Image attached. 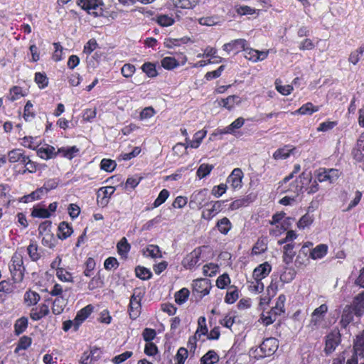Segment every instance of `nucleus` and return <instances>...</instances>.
Returning <instances> with one entry per match:
<instances>
[{
  "mask_svg": "<svg viewBox=\"0 0 364 364\" xmlns=\"http://www.w3.org/2000/svg\"><path fill=\"white\" fill-rule=\"evenodd\" d=\"M271 270L272 267L267 262H265L259 264L253 271V279L257 281L262 280L269 274Z\"/></svg>",
  "mask_w": 364,
  "mask_h": 364,
  "instance_id": "nucleus-18",
  "label": "nucleus"
},
{
  "mask_svg": "<svg viewBox=\"0 0 364 364\" xmlns=\"http://www.w3.org/2000/svg\"><path fill=\"white\" fill-rule=\"evenodd\" d=\"M207 134V131L204 129H201L195 133L193 135V138L192 140L189 139V137L186 138V142L188 144V146L192 149H197L201 144L203 139L205 137Z\"/></svg>",
  "mask_w": 364,
  "mask_h": 364,
  "instance_id": "nucleus-22",
  "label": "nucleus"
},
{
  "mask_svg": "<svg viewBox=\"0 0 364 364\" xmlns=\"http://www.w3.org/2000/svg\"><path fill=\"white\" fill-rule=\"evenodd\" d=\"M267 249V241L266 238H259L254 245L252 254V255H260L264 252Z\"/></svg>",
  "mask_w": 364,
  "mask_h": 364,
  "instance_id": "nucleus-39",
  "label": "nucleus"
},
{
  "mask_svg": "<svg viewBox=\"0 0 364 364\" xmlns=\"http://www.w3.org/2000/svg\"><path fill=\"white\" fill-rule=\"evenodd\" d=\"M244 118L238 117L235 121H233L229 126L225 127L223 129L218 130V133L220 134H235V131L241 128L244 125Z\"/></svg>",
  "mask_w": 364,
  "mask_h": 364,
  "instance_id": "nucleus-25",
  "label": "nucleus"
},
{
  "mask_svg": "<svg viewBox=\"0 0 364 364\" xmlns=\"http://www.w3.org/2000/svg\"><path fill=\"white\" fill-rule=\"evenodd\" d=\"M201 252L202 250L200 247L193 250L183 259L182 262L183 266L186 269H192L200 261Z\"/></svg>",
  "mask_w": 364,
  "mask_h": 364,
  "instance_id": "nucleus-15",
  "label": "nucleus"
},
{
  "mask_svg": "<svg viewBox=\"0 0 364 364\" xmlns=\"http://www.w3.org/2000/svg\"><path fill=\"white\" fill-rule=\"evenodd\" d=\"M21 144L24 147L36 150L39 146L40 143L36 137L24 136L21 139Z\"/></svg>",
  "mask_w": 364,
  "mask_h": 364,
  "instance_id": "nucleus-43",
  "label": "nucleus"
},
{
  "mask_svg": "<svg viewBox=\"0 0 364 364\" xmlns=\"http://www.w3.org/2000/svg\"><path fill=\"white\" fill-rule=\"evenodd\" d=\"M23 118L26 121H31L35 117V112L33 111V105L28 101L24 107Z\"/></svg>",
  "mask_w": 364,
  "mask_h": 364,
  "instance_id": "nucleus-62",
  "label": "nucleus"
},
{
  "mask_svg": "<svg viewBox=\"0 0 364 364\" xmlns=\"http://www.w3.org/2000/svg\"><path fill=\"white\" fill-rule=\"evenodd\" d=\"M223 201L218 200L214 202L213 206L210 209H205L202 213V218L205 220H210L216 215L220 210Z\"/></svg>",
  "mask_w": 364,
  "mask_h": 364,
  "instance_id": "nucleus-27",
  "label": "nucleus"
},
{
  "mask_svg": "<svg viewBox=\"0 0 364 364\" xmlns=\"http://www.w3.org/2000/svg\"><path fill=\"white\" fill-rule=\"evenodd\" d=\"M77 5L95 17L100 16L103 14L102 0H79Z\"/></svg>",
  "mask_w": 364,
  "mask_h": 364,
  "instance_id": "nucleus-4",
  "label": "nucleus"
},
{
  "mask_svg": "<svg viewBox=\"0 0 364 364\" xmlns=\"http://www.w3.org/2000/svg\"><path fill=\"white\" fill-rule=\"evenodd\" d=\"M66 306V301L63 297H57L53 303L52 311L55 315L60 314Z\"/></svg>",
  "mask_w": 364,
  "mask_h": 364,
  "instance_id": "nucleus-41",
  "label": "nucleus"
},
{
  "mask_svg": "<svg viewBox=\"0 0 364 364\" xmlns=\"http://www.w3.org/2000/svg\"><path fill=\"white\" fill-rule=\"evenodd\" d=\"M294 150V148L291 146H284L275 151L273 154V158L277 161L286 159L290 156Z\"/></svg>",
  "mask_w": 364,
  "mask_h": 364,
  "instance_id": "nucleus-33",
  "label": "nucleus"
},
{
  "mask_svg": "<svg viewBox=\"0 0 364 364\" xmlns=\"http://www.w3.org/2000/svg\"><path fill=\"white\" fill-rule=\"evenodd\" d=\"M315 176L318 182L328 181L334 183L340 176V172L336 168H321L315 172Z\"/></svg>",
  "mask_w": 364,
  "mask_h": 364,
  "instance_id": "nucleus-6",
  "label": "nucleus"
},
{
  "mask_svg": "<svg viewBox=\"0 0 364 364\" xmlns=\"http://www.w3.org/2000/svg\"><path fill=\"white\" fill-rule=\"evenodd\" d=\"M328 249L326 245L320 244L311 250L309 257L314 260L322 259L326 255Z\"/></svg>",
  "mask_w": 364,
  "mask_h": 364,
  "instance_id": "nucleus-32",
  "label": "nucleus"
},
{
  "mask_svg": "<svg viewBox=\"0 0 364 364\" xmlns=\"http://www.w3.org/2000/svg\"><path fill=\"white\" fill-rule=\"evenodd\" d=\"M141 70L149 77H155L158 75L156 65L154 63L147 62L142 65Z\"/></svg>",
  "mask_w": 364,
  "mask_h": 364,
  "instance_id": "nucleus-50",
  "label": "nucleus"
},
{
  "mask_svg": "<svg viewBox=\"0 0 364 364\" xmlns=\"http://www.w3.org/2000/svg\"><path fill=\"white\" fill-rule=\"evenodd\" d=\"M341 342V334L338 331H333L326 336L324 350L326 354L333 353Z\"/></svg>",
  "mask_w": 364,
  "mask_h": 364,
  "instance_id": "nucleus-9",
  "label": "nucleus"
},
{
  "mask_svg": "<svg viewBox=\"0 0 364 364\" xmlns=\"http://www.w3.org/2000/svg\"><path fill=\"white\" fill-rule=\"evenodd\" d=\"M354 310L351 306H346L343 311L341 319L342 327L346 328L353 320Z\"/></svg>",
  "mask_w": 364,
  "mask_h": 364,
  "instance_id": "nucleus-35",
  "label": "nucleus"
},
{
  "mask_svg": "<svg viewBox=\"0 0 364 364\" xmlns=\"http://www.w3.org/2000/svg\"><path fill=\"white\" fill-rule=\"evenodd\" d=\"M214 166L208 164H202L198 168L196 175L198 178L202 179L208 176Z\"/></svg>",
  "mask_w": 364,
  "mask_h": 364,
  "instance_id": "nucleus-52",
  "label": "nucleus"
},
{
  "mask_svg": "<svg viewBox=\"0 0 364 364\" xmlns=\"http://www.w3.org/2000/svg\"><path fill=\"white\" fill-rule=\"evenodd\" d=\"M102 354L101 348L96 346H92L88 350L84 351L79 363L80 364H94L97 362Z\"/></svg>",
  "mask_w": 364,
  "mask_h": 364,
  "instance_id": "nucleus-8",
  "label": "nucleus"
},
{
  "mask_svg": "<svg viewBox=\"0 0 364 364\" xmlns=\"http://www.w3.org/2000/svg\"><path fill=\"white\" fill-rule=\"evenodd\" d=\"M114 191L115 188L114 186L101 187L97 193V203L102 206H106Z\"/></svg>",
  "mask_w": 364,
  "mask_h": 364,
  "instance_id": "nucleus-12",
  "label": "nucleus"
},
{
  "mask_svg": "<svg viewBox=\"0 0 364 364\" xmlns=\"http://www.w3.org/2000/svg\"><path fill=\"white\" fill-rule=\"evenodd\" d=\"M41 237V243L43 246L50 249H53L55 247V240L53 233L46 234Z\"/></svg>",
  "mask_w": 364,
  "mask_h": 364,
  "instance_id": "nucleus-63",
  "label": "nucleus"
},
{
  "mask_svg": "<svg viewBox=\"0 0 364 364\" xmlns=\"http://www.w3.org/2000/svg\"><path fill=\"white\" fill-rule=\"evenodd\" d=\"M26 159V155L25 151L21 149H14L8 152V161L10 163L25 162Z\"/></svg>",
  "mask_w": 364,
  "mask_h": 364,
  "instance_id": "nucleus-28",
  "label": "nucleus"
},
{
  "mask_svg": "<svg viewBox=\"0 0 364 364\" xmlns=\"http://www.w3.org/2000/svg\"><path fill=\"white\" fill-rule=\"evenodd\" d=\"M188 355V350L183 347L180 348L175 357L176 364H184Z\"/></svg>",
  "mask_w": 364,
  "mask_h": 364,
  "instance_id": "nucleus-64",
  "label": "nucleus"
},
{
  "mask_svg": "<svg viewBox=\"0 0 364 364\" xmlns=\"http://www.w3.org/2000/svg\"><path fill=\"white\" fill-rule=\"evenodd\" d=\"M243 173L240 168H234L230 175L227 178V183L234 189H238L242 187V179Z\"/></svg>",
  "mask_w": 364,
  "mask_h": 364,
  "instance_id": "nucleus-17",
  "label": "nucleus"
},
{
  "mask_svg": "<svg viewBox=\"0 0 364 364\" xmlns=\"http://www.w3.org/2000/svg\"><path fill=\"white\" fill-rule=\"evenodd\" d=\"M79 149L76 146L61 147L58 149L57 154H60L62 156L71 160L77 156Z\"/></svg>",
  "mask_w": 364,
  "mask_h": 364,
  "instance_id": "nucleus-36",
  "label": "nucleus"
},
{
  "mask_svg": "<svg viewBox=\"0 0 364 364\" xmlns=\"http://www.w3.org/2000/svg\"><path fill=\"white\" fill-rule=\"evenodd\" d=\"M240 102V98L237 95H230L225 99L222 100V105L228 109H231L236 104Z\"/></svg>",
  "mask_w": 364,
  "mask_h": 364,
  "instance_id": "nucleus-51",
  "label": "nucleus"
},
{
  "mask_svg": "<svg viewBox=\"0 0 364 364\" xmlns=\"http://www.w3.org/2000/svg\"><path fill=\"white\" fill-rule=\"evenodd\" d=\"M296 276V272L292 268L286 267L280 275V280L284 283L291 282Z\"/></svg>",
  "mask_w": 364,
  "mask_h": 364,
  "instance_id": "nucleus-54",
  "label": "nucleus"
},
{
  "mask_svg": "<svg viewBox=\"0 0 364 364\" xmlns=\"http://www.w3.org/2000/svg\"><path fill=\"white\" fill-rule=\"evenodd\" d=\"M314 221V218L309 213L303 215L297 223V228L300 230H304L306 228L309 227Z\"/></svg>",
  "mask_w": 364,
  "mask_h": 364,
  "instance_id": "nucleus-56",
  "label": "nucleus"
},
{
  "mask_svg": "<svg viewBox=\"0 0 364 364\" xmlns=\"http://www.w3.org/2000/svg\"><path fill=\"white\" fill-rule=\"evenodd\" d=\"M319 190L318 181L317 179L312 181L311 173L310 172H303L300 176L296 185L292 186L289 191L294 192L296 196L302 191H306L309 194H313Z\"/></svg>",
  "mask_w": 364,
  "mask_h": 364,
  "instance_id": "nucleus-1",
  "label": "nucleus"
},
{
  "mask_svg": "<svg viewBox=\"0 0 364 364\" xmlns=\"http://www.w3.org/2000/svg\"><path fill=\"white\" fill-rule=\"evenodd\" d=\"M9 270L13 276L22 277L25 270L23 256L21 253L15 252L9 264Z\"/></svg>",
  "mask_w": 364,
  "mask_h": 364,
  "instance_id": "nucleus-7",
  "label": "nucleus"
},
{
  "mask_svg": "<svg viewBox=\"0 0 364 364\" xmlns=\"http://www.w3.org/2000/svg\"><path fill=\"white\" fill-rule=\"evenodd\" d=\"M38 156L45 160L50 159L57 155L55 148L48 144H44L41 147L36 149Z\"/></svg>",
  "mask_w": 364,
  "mask_h": 364,
  "instance_id": "nucleus-23",
  "label": "nucleus"
},
{
  "mask_svg": "<svg viewBox=\"0 0 364 364\" xmlns=\"http://www.w3.org/2000/svg\"><path fill=\"white\" fill-rule=\"evenodd\" d=\"M217 227L220 233L227 235L232 228V224L228 218H223L218 220L217 223Z\"/></svg>",
  "mask_w": 364,
  "mask_h": 364,
  "instance_id": "nucleus-49",
  "label": "nucleus"
},
{
  "mask_svg": "<svg viewBox=\"0 0 364 364\" xmlns=\"http://www.w3.org/2000/svg\"><path fill=\"white\" fill-rule=\"evenodd\" d=\"M26 94L22 88L18 86L13 87L9 92L8 98L11 101H15L23 97Z\"/></svg>",
  "mask_w": 364,
  "mask_h": 364,
  "instance_id": "nucleus-59",
  "label": "nucleus"
},
{
  "mask_svg": "<svg viewBox=\"0 0 364 364\" xmlns=\"http://www.w3.org/2000/svg\"><path fill=\"white\" fill-rule=\"evenodd\" d=\"M172 4L178 8L191 9L194 8L198 3V0H170Z\"/></svg>",
  "mask_w": 364,
  "mask_h": 364,
  "instance_id": "nucleus-38",
  "label": "nucleus"
},
{
  "mask_svg": "<svg viewBox=\"0 0 364 364\" xmlns=\"http://www.w3.org/2000/svg\"><path fill=\"white\" fill-rule=\"evenodd\" d=\"M156 21L162 27L171 26L175 22L174 18L168 14H160L156 16Z\"/></svg>",
  "mask_w": 364,
  "mask_h": 364,
  "instance_id": "nucleus-45",
  "label": "nucleus"
},
{
  "mask_svg": "<svg viewBox=\"0 0 364 364\" xmlns=\"http://www.w3.org/2000/svg\"><path fill=\"white\" fill-rule=\"evenodd\" d=\"M353 350L356 355L364 358V331L358 334L354 340Z\"/></svg>",
  "mask_w": 364,
  "mask_h": 364,
  "instance_id": "nucleus-34",
  "label": "nucleus"
},
{
  "mask_svg": "<svg viewBox=\"0 0 364 364\" xmlns=\"http://www.w3.org/2000/svg\"><path fill=\"white\" fill-rule=\"evenodd\" d=\"M248 46L247 41L245 39L239 38L231 41L230 42L225 43L223 46V50L230 53L234 52L238 53L239 52L245 49V47Z\"/></svg>",
  "mask_w": 364,
  "mask_h": 364,
  "instance_id": "nucleus-11",
  "label": "nucleus"
},
{
  "mask_svg": "<svg viewBox=\"0 0 364 364\" xmlns=\"http://www.w3.org/2000/svg\"><path fill=\"white\" fill-rule=\"evenodd\" d=\"M143 297L142 293L139 290H134L133 294L130 298L129 305V314L132 320L136 319L140 314L141 311V301Z\"/></svg>",
  "mask_w": 364,
  "mask_h": 364,
  "instance_id": "nucleus-5",
  "label": "nucleus"
},
{
  "mask_svg": "<svg viewBox=\"0 0 364 364\" xmlns=\"http://www.w3.org/2000/svg\"><path fill=\"white\" fill-rule=\"evenodd\" d=\"M294 222V218L291 217H284L280 223L281 228L280 230H275L274 234L276 235H281L283 232H284L286 230H287L292 225V223Z\"/></svg>",
  "mask_w": 364,
  "mask_h": 364,
  "instance_id": "nucleus-58",
  "label": "nucleus"
},
{
  "mask_svg": "<svg viewBox=\"0 0 364 364\" xmlns=\"http://www.w3.org/2000/svg\"><path fill=\"white\" fill-rule=\"evenodd\" d=\"M142 255L151 259H159L163 257L162 252L159 246L156 245H148L141 250Z\"/></svg>",
  "mask_w": 364,
  "mask_h": 364,
  "instance_id": "nucleus-19",
  "label": "nucleus"
},
{
  "mask_svg": "<svg viewBox=\"0 0 364 364\" xmlns=\"http://www.w3.org/2000/svg\"><path fill=\"white\" fill-rule=\"evenodd\" d=\"M93 306L88 304L77 311L76 316L74 318L76 328H79L80 326L89 317L93 311Z\"/></svg>",
  "mask_w": 364,
  "mask_h": 364,
  "instance_id": "nucleus-20",
  "label": "nucleus"
},
{
  "mask_svg": "<svg viewBox=\"0 0 364 364\" xmlns=\"http://www.w3.org/2000/svg\"><path fill=\"white\" fill-rule=\"evenodd\" d=\"M279 347V341L274 338H268L263 341L261 345L250 350V356L257 360L273 355Z\"/></svg>",
  "mask_w": 364,
  "mask_h": 364,
  "instance_id": "nucleus-2",
  "label": "nucleus"
},
{
  "mask_svg": "<svg viewBox=\"0 0 364 364\" xmlns=\"http://www.w3.org/2000/svg\"><path fill=\"white\" fill-rule=\"evenodd\" d=\"M73 230L72 227L66 222H62L58 226V237L60 240H65L71 235Z\"/></svg>",
  "mask_w": 364,
  "mask_h": 364,
  "instance_id": "nucleus-37",
  "label": "nucleus"
},
{
  "mask_svg": "<svg viewBox=\"0 0 364 364\" xmlns=\"http://www.w3.org/2000/svg\"><path fill=\"white\" fill-rule=\"evenodd\" d=\"M220 19L216 16L202 17L198 19L199 24L206 26H213L217 25Z\"/></svg>",
  "mask_w": 364,
  "mask_h": 364,
  "instance_id": "nucleus-60",
  "label": "nucleus"
},
{
  "mask_svg": "<svg viewBox=\"0 0 364 364\" xmlns=\"http://www.w3.org/2000/svg\"><path fill=\"white\" fill-rule=\"evenodd\" d=\"M353 306L355 315L361 316L364 314V291L355 298Z\"/></svg>",
  "mask_w": 364,
  "mask_h": 364,
  "instance_id": "nucleus-30",
  "label": "nucleus"
},
{
  "mask_svg": "<svg viewBox=\"0 0 364 364\" xmlns=\"http://www.w3.org/2000/svg\"><path fill=\"white\" fill-rule=\"evenodd\" d=\"M218 360L219 356L216 352L209 350L200 358V364H215Z\"/></svg>",
  "mask_w": 364,
  "mask_h": 364,
  "instance_id": "nucleus-40",
  "label": "nucleus"
},
{
  "mask_svg": "<svg viewBox=\"0 0 364 364\" xmlns=\"http://www.w3.org/2000/svg\"><path fill=\"white\" fill-rule=\"evenodd\" d=\"M187 61V58L186 55H182L178 58V59H176L173 57H164L161 60V66L168 70H173L180 65H183Z\"/></svg>",
  "mask_w": 364,
  "mask_h": 364,
  "instance_id": "nucleus-10",
  "label": "nucleus"
},
{
  "mask_svg": "<svg viewBox=\"0 0 364 364\" xmlns=\"http://www.w3.org/2000/svg\"><path fill=\"white\" fill-rule=\"evenodd\" d=\"M209 199L207 188L196 190L190 196L189 207L191 209L200 210L208 204Z\"/></svg>",
  "mask_w": 364,
  "mask_h": 364,
  "instance_id": "nucleus-3",
  "label": "nucleus"
},
{
  "mask_svg": "<svg viewBox=\"0 0 364 364\" xmlns=\"http://www.w3.org/2000/svg\"><path fill=\"white\" fill-rule=\"evenodd\" d=\"M27 252L30 259L33 262L38 261L41 257L36 242H31L27 247Z\"/></svg>",
  "mask_w": 364,
  "mask_h": 364,
  "instance_id": "nucleus-46",
  "label": "nucleus"
},
{
  "mask_svg": "<svg viewBox=\"0 0 364 364\" xmlns=\"http://www.w3.org/2000/svg\"><path fill=\"white\" fill-rule=\"evenodd\" d=\"M49 314V307L46 304H41L38 307L33 308L30 312V317L33 321H38Z\"/></svg>",
  "mask_w": 364,
  "mask_h": 364,
  "instance_id": "nucleus-24",
  "label": "nucleus"
},
{
  "mask_svg": "<svg viewBox=\"0 0 364 364\" xmlns=\"http://www.w3.org/2000/svg\"><path fill=\"white\" fill-rule=\"evenodd\" d=\"M117 252L122 257H126L130 250L131 246L126 237H122L117 245Z\"/></svg>",
  "mask_w": 364,
  "mask_h": 364,
  "instance_id": "nucleus-47",
  "label": "nucleus"
},
{
  "mask_svg": "<svg viewBox=\"0 0 364 364\" xmlns=\"http://www.w3.org/2000/svg\"><path fill=\"white\" fill-rule=\"evenodd\" d=\"M56 277L63 282H73V274L65 268H61L55 272Z\"/></svg>",
  "mask_w": 364,
  "mask_h": 364,
  "instance_id": "nucleus-48",
  "label": "nucleus"
},
{
  "mask_svg": "<svg viewBox=\"0 0 364 364\" xmlns=\"http://www.w3.org/2000/svg\"><path fill=\"white\" fill-rule=\"evenodd\" d=\"M135 273L138 278L143 280L149 279L152 276V273L149 269L141 266L136 267Z\"/></svg>",
  "mask_w": 364,
  "mask_h": 364,
  "instance_id": "nucleus-57",
  "label": "nucleus"
},
{
  "mask_svg": "<svg viewBox=\"0 0 364 364\" xmlns=\"http://www.w3.org/2000/svg\"><path fill=\"white\" fill-rule=\"evenodd\" d=\"M286 302V296L284 294H280L277 298L275 306L272 309L275 311L276 314L281 315L284 312V304Z\"/></svg>",
  "mask_w": 364,
  "mask_h": 364,
  "instance_id": "nucleus-55",
  "label": "nucleus"
},
{
  "mask_svg": "<svg viewBox=\"0 0 364 364\" xmlns=\"http://www.w3.org/2000/svg\"><path fill=\"white\" fill-rule=\"evenodd\" d=\"M239 297V291L236 288L231 287L227 292L225 301L227 304H232L235 303Z\"/></svg>",
  "mask_w": 364,
  "mask_h": 364,
  "instance_id": "nucleus-61",
  "label": "nucleus"
},
{
  "mask_svg": "<svg viewBox=\"0 0 364 364\" xmlns=\"http://www.w3.org/2000/svg\"><path fill=\"white\" fill-rule=\"evenodd\" d=\"M244 53L246 59L256 63L266 59L268 56L269 50L259 51L246 46Z\"/></svg>",
  "mask_w": 364,
  "mask_h": 364,
  "instance_id": "nucleus-13",
  "label": "nucleus"
},
{
  "mask_svg": "<svg viewBox=\"0 0 364 364\" xmlns=\"http://www.w3.org/2000/svg\"><path fill=\"white\" fill-rule=\"evenodd\" d=\"M193 291L200 294V296L203 297L210 293L211 284L208 279H198L193 282Z\"/></svg>",
  "mask_w": 364,
  "mask_h": 364,
  "instance_id": "nucleus-16",
  "label": "nucleus"
},
{
  "mask_svg": "<svg viewBox=\"0 0 364 364\" xmlns=\"http://www.w3.org/2000/svg\"><path fill=\"white\" fill-rule=\"evenodd\" d=\"M319 110V107L314 106L311 102H307L303 105L299 109L291 112V115L301 114V115H311L314 112Z\"/></svg>",
  "mask_w": 364,
  "mask_h": 364,
  "instance_id": "nucleus-29",
  "label": "nucleus"
},
{
  "mask_svg": "<svg viewBox=\"0 0 364 364\" xmlns=\"http://www.w3.org/2000/svg\"><path fill=\"white\" fill-rule=\"evenodd\" d=\"M279 314H276L273 309L269 311L263 312L261 315L260 320L264 326H269L275 321L277 316Z\"/></svg>",
  "mask_w": 364,
  "mask_h": 364,
  "instance_id": "nucleus-44",
  "label": "nucleus"
},
{
  "mask_svg": "<svg viewBox=\"0 0 364 364\" xmlns=\"http://www.w3.org/2000/svg\"><path fill=\"white\" fill-rule=\"evenodd\" d=\"M283 246V261L285 264H289L292 262L296 255L294 250L295 243H284Z\"/></svg>",
  "mask_w": 364,
  "mask_h": 364,
  "instance_id": "nucleus-26",
  "label": "nucleus"
},
{
  "mask_svg": "<svg viewBox=\"0 0 364 364\" xmlns=\"http://www.w3.org/2000/svg\"><path fill=\"white\" fill-rule=\"evenodd\" d=\"M353 156L357 161H364V132L357 141L356 146L353 150Z\"/></svg>",
  "mask_w": 364,
  "mask_h": 364,
  "instance_id": "nucleus-21",
  "label": "nucleus"
},
{
  "mask_svg": "<svg viewBox=\"0 0 364 364\" xmlns=\"http://www.w3.org/2000/svg\"><path fill=\"white\" fill-rule=\"evenodd\" d=\"M41 296L37 292L31 289L27 290L23 295V302L27 306H33L38 304Z\"/></svg>",
  "mask_w": 364,
  "mask_h": 364,
  "instance_id": "nucleus-31",
  "label": "nucleus"
},
{
  "mask_svg": "<svg viewBox=\"0 0 364 364\" xmlns=\"http://www.w3.org/2000/svg\"><path fill=\"white\" fill-rule=\"evenodd\" d=\"M328 311L326 304H321L316 308L311 314V325L315 328L321 326Z\"/></svg>",
  "mask_w": 364,
  "mask_h": 364,
  "instance_id": "nucleus-14",
  "label": "nucleus"
},
{
  "mask_svg": "<svg viewBox=\"0 0 364 364\" xmlns=\"http://www.w3.org/2000/svg\"><path fill=\"white\" fill-rule=\"evenodd\" d=\"M189 294H190V292H189L188 289L186 288H183L181 290L178 291L175 294L176 303L179 305L184 304L187 301V299L189 296Z\"/></svg>",
  "mask_w": 364,
  "mask_h": 364,
  "instance_id": "nucleus-53",
  "label": "nucleus"
},
{
  "mask_svg": "<svg viewBox=\"0 0 364 364\" xmlns=\"http://www.w3.org/2000/svg\"><path fill=\"white\" fill-rule=\"evenodd\" d=\"M28 321L25 316L17 319L14 323V332L16 335L23 333L28 327Z\"/></svg>",
  "mask_w": 364,
  "mask_h": 364,
  "instance_id": "nucleus-42",
  "label": "nucleus"
}]
</instances>
